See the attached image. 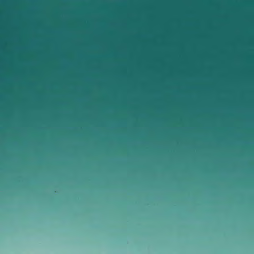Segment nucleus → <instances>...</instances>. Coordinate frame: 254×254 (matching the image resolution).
<instances>
[{
    "label": "nucleus",
    "instance_id": "1",
    "mask_svg": "<svg viewBox=\"0 0 254 254\" xmlns=\"http://www.w3.org/2000/svg\"><path fill=\"white\" fill-rule=\"evenodd\" d=\"M107 95H111V0H107Z\"/></svg>",
    "mask_w": 254,
    "mask_h": 254
},
{
    "label": "nucleus",
    "instance_id": "2",
    "mask_svg": "<svg viewBox=\"0 0 254 254\" xmlns=\"http://www.w3.org/2000/svg\"><path fill=\"white\" fill-rule=\"evenodd\" d=\"M112 34H113V30L112 31Z\"/></svg>",
    "mask_w": 254,
    "mask_h": 254
}]
</instances>
